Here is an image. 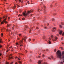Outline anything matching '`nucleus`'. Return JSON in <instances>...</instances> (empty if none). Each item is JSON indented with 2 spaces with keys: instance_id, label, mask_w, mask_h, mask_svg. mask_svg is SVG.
Segmentation results:
<instances>
[{
  "instance_id": "nucleus-1",
  "label": "nucleus",
  "mask_w": 64,
  "mask_h": 64,
  "mask_svg": "<svg viewBox=\"0 0 64 64\" xmlns=\"http://www.w3.org/2000/svg\"><path fill=\"white\" fill-rule=\"evenodd\" d=\"M56 56L58 58H60L62 60V62H64V51L62 53L60 50L57 51L56 53Z\"/></svg>"
},
{
  "instance_id": "nucleus-2",
  "label": "nucleus",
  "mask_w": 64,
  "mask_h": 64,
  "mask_svg": "<svg viewBox=\"0 0 64 64\" xmlns=\"http://www.w3.org/2000/svg\"><path fill=\"white\" fill-rule=\"evenodd\" d=\"M33 10H31L30 11H28L27 12L25 11L22 14L24 16H27L30 13H31V12H33Z\"/></svg>"
},
{
  "instance_id": "nucleus-3",
  "label": "nucleus",
  "mask_w": 64,
  "mask_h": 64,
  "mask_svg": "<svg viewBox=\"0 0 64 64\" xmlns=\"http://www.w3.org/2000/svg\"><path fill=\"white\" fill-rule=\"evenodd\" d=\"M8 23V22L6 21V18H5L4 20H3L2 22H1V24H4V23Z\"/></svg>"
},
{
  "instance_id": "nucleus-4",
  "label": "nucleus",
  "mask_w": 64,
  "mask_h": 64,
  "mask_svg": "<svg viewBox=\"0 0 64 64\" xmlns=\"http://www.w3.org/2000/svg\"><path fill=\"white\" fill-rule=\"evenodd\" d=\"M53 36L52 35L51 36V38H52V40L53 41H56V40L57 39H58V38H57L56 37H55L54 38V40H53L52 39V38H53Z\"/></svg>"
},
{
  "instance_id": "nucleus-5",
  "label": "nucleus",
  "mask_w": 64,
  "mask_h": 64,
  "mask_svg": "<svg viewBox=\"0 0 64 64\" xmlns=\"http://www.w3.org/2000/svg\"><path fill=\"white\" fill-rule=\"evenodd\" d=\"M22 40V41L20 40V41L19 42L20 44H21V43H23V40H24V42H26V40L25 38H23Z\"/></svg>"
},
{
  "instance_id": "nucleus-6",
  "label": "nucleus",
  "mask_w": 64,
  "mask_h": 64,
  "mask_svg": "<svg viewBox=\"0 0 64 64\" xmlns=\"http://www.w3.org/2000/svg\"><path fill=\"white\" fill-rule=\"evenodd\" d=\"M12 54H11L10 56H9L8 60H10V59H11V58H13L12 56L10 57V56H12Z\"/></svg>"
},
{
  "instance_id": "nucleus-7",
  "label": "nucleus",
  "mask_w": 64,
  "mask_h": 64,
  "mask_svg": "<svg viewBox=\"0 0 64 64\" xmlns=\"http://www.w3.org/2000/svg\"><path fill=\"white\" fill-rule=\"evenodd\" d=\"M42 64V60H39L38 62V64Z\"/></svg>"
},
{
  "instance_id": "nucleus-8",
  "label": "nucleus",
  "mask_w": 64,
  "mask_h": 64,
  "mask_svg": "<svg viewBox=\"0 0 64 64\" xmlns=\"http://www.w3.org/2000/svg\"><path fill=\"white\" fill-rule=\"evenodd\" d=\"M56 28L54 27L53 28V30H52V32H55V30H56Z\"/></svg>"
},
{
  "instance_id": "nucleus-9",
  "label": "nucleus",
  "mask_w": 64,
  "mask_h": 64,
  "mask_svg": "<svg viewBox=\"0 0 64 64\" xmlns=\"http://www.w3.org/2000/svg\"><path fill=\"white\" fill-rule=\"evenodd\" d=\"M10 26H11V24H7V27H9Z\"/></svg>"
},
{
  "instance_id": "nucleus-10",
  "label": "nucleus",
  "mask_w": 64,
  "mask_h": 64,
  "mask_svg": "<svg viewBox=\"0 0 64 64\" xmlns=\"http://www.w3.org/2000/svg\"><path fill=\"white\" fill-rule=\"evenodd\" d=\"M62 31L61 30L60 31L59 34H60V35H61V34H62Z\"/></svg>"
},
{
  "instance_id": "nucleus-11",
  "label": "nucleus",
  "mask_w": 64,
  "mask_h": 64,
  "mask_svg": "<svg viewBox=\"0 0 64 64\" xmlns=\"http://www.w3.org/2000/svg\"><path fill=\"white\" fill-rule=\"evenodd\" d=\"M59 27L60 28H62V26L60 25H59Z\"/></svg>"
},
{
  "instance_id": "nucleus-12",
  "label": "nucleus",
  "mask_w": 64,
  "mask_h": 64,
  "mask_svg": "<svg viewBox=\"0 0 64 64\" xmlns=\"http://www.w3.org/2000/svg\"><path fill=\"white\" fill-rule=\"evenodd\" d=\"M16 6H14V8H13L12 9H15V8H16Z\"/></svg>"
},
{
  "instance_id": "nucleus-13",
  "label": "nucleus",
  "mask_w": 64,
  "mask_h": 64,
  "mask_svg": "<svg viewBox=\"0 0 64 64\" xmlns=\"http://www.w3.org/2000/svg\"><path fill=\"white\" fill-rule=\"evenodd\" d=\"M18 62L19 63H20V64H22V62L20 61Z\"/></svg>"
},
{
  "instance_id": "nucleus-14",
  "label": "nucleus",
  "mask_w": 64,
  "mask_h": 64,
  "mask_svg": "<svg viewBox=\"0 0 64 64\" xmlns=\"http://www.w3.org/2000/svg\"><path fill=\"white\" fill-rule=\"evenodd\" d=\"M25 27H26V28H28V26H27L26 25H25Z\"/></svg>"
},
{
  "instance_id": "nucleus-15",
  "label": "nucleus",
  "mask_w": 64,
  "mask_h": 64,
  "mask_svg": "<svg viewBox=\"0 0 64 64\" xmlns=\"http://www.w3.org/2000/svg\"><path fill=\"white\" fill-rule=\"evenodd\" d=\"M7 31H8V32H9V31H11V30H10L8 29L7 30Z\"/></svg>"
},
{
  "instance_id": "nucleus-16",
  "label": "nucleus",
  "mask_w": 64,
  "mask_h": 64,
  "mask_svg": "<svg viewBox=\"0 0 64 64\" xmlns=\"http://www.w3.org/2000/svg\"><path fill=\"white\" fill-rule=\"evenodd\" d=\"M16 45H19V44L18 43L16 42Z\"/></svg>"
},
{
  "instance_id": "nucleus-17",
  "label": "nucleus",
  "mask_w": 64,
  "mask_h": 64,
  "mask_svg": "<svg viewBox=\"0 0 64 64\" xmlns=\"http://www.w3.org/2000/svg\"><path fill=\"white\" fill-rule=\"evenodd\" d=\"M16 5H17V7H19V6L18 4H16Z\"/></svg>"
},
{
  "instance_id": "nucleus-18",
  "label": "nucleus",
  "mask_w": 64,
  "mask_h": 64,
  "mask_svg": "<svg viewBox=\"0 0 64 64\" xmlns=\"http://www.w3.org/2000/svg\"><path fill=\"white\" fill-rule=\"evenodd\" d=\"M19 11L20 12V13H21L22 12V11H21V10H19Z\"/></svg>"
},
{
  "instance_id": "nucleus-19",
  "label": "nucleus",
  "mask_w": 64,
  "mask_h": 64,
  "mask_svg": "<svg viewBox=\"0 0 64 64\" xmlns=\"http://www.w3.org/2000/svg\"><path fill=\"white\" fill-rule=\"evenodd\" d=\"M54 52H56V49H55L54 50Z\"/></svg>"
},
{
  "instance_id": "nucleus-20",
  "label": "nucleus",
  "mask_w": 64,
  "mask_h": 64,
  "mask_svg": "<svg viewBox=\"0 0 64 64\" xmlns=\"http://www.w3.org/2000/svg\"><path fill=\"white\" fill-rule=\"evenodd\" d=\"M44 28L45 29H47V27H44Z\"/></svg>"
},
{
  "instance_id": "nucleus-21",
  "label": "nucleus",
  "mask_w": 64,
  "mask_h": 64,
  "mask_svg": "<svg viewBox=\"0 0 64 64\" xmlns=\"http://www.w3.org/2000/svg\"><path fill=\"white\" fill-rule=\"evenodd\" d=\"M50 57L51 58H52V59H53V56H50Z\"/></svg>"
},
{
  "instance_id": "nucleus-22",
  "label": "nucleus",
  "mask_w": 64,
  "mask_h": 64,
  "mask_svg": "<svg viewBox=\"0 0 64 64\" xmlns=\"http://www.w3.org/2000/svg\"><path fill=\"white\" fill-rule=\"evenodd\" d=\"M48 59H50V60H51V58H50L49 57H48Z\"/></svg>"
},
{
  "instance_id": "nucleus-23",
  "label": "nucleus",
  "mask_w": 64,
  "mask_h": 64,
  "mask_svg": "<svg viewBox=\"0 0 64 64\" xmlns=\"http://www.w3.org/2000/svg\"><path fill=\"white\" fill-rule=\"evenodd\" d=\"M51 42L50 41L48 42V43H49V44H51Z\"/></svg>"
},
{
  "instance_id": "nucleus-24",
  "label": "nucleus",
  "mask_w": 64,
  "mask_h": 64,
  "mask_svg": "<svg viewBox=\"0 0 64 64\" xmlns=\"http://www.w3.org/2000/svg\"><path fill=\"white\" fill-rule=\"evenodd\" d=\"M64 32L62 34V36H64Z\"/></svg>"
},
{
  "instance_id": "nucleus-25",
  "label": "nucleus",
  "mask_w": 64,
  "mask_h": 64,
  "mask_svg": "<svg viewBox=\"0 0 64 64\" xmlns=\"http://www.w3.org/2000/svg\"><path fill=\"white\" fill-rule=\"evenodd\" d=\"M1 36H3V34L2 33L1 34Z\"/></svg>"
},
{
  "instance_id": "nucleus-26",
  "label": "nucleus",
  "mask_w": 64,
  "mask_h": 64,
  "mask_svg": "<svg viewBox=\"0 0 64 64\" xmlns=\"http://www.w3.org/2000/svg\"><path fill=\"white\" fill-rule=\"evenodd\" d=\"M10 50H7L6 51V52H8V51H9Z\"/></svg>"
},
{
  "instance_id": "nucleus-27",
  "label": "nucleus",
  "mask_w": 64,
  "mask_h": 64,
  "mask_svg": "<svg viewBox=\"0 0 64 64\" xmlns=\"http://www.w3.org/2000/svg\"><path fill=\"white\" fill-rule=\"evenodd\" d=\"M6 64H9V62H6Z\"/></svg>"
},
{
  "instance_id": "nucleus-28",
  "label": "nucleus",
  "mask_w": 64,
  "mask_h": 64,
  "mask_svg": "<svg viewBox=\"0 0 64 64\" xmlns=\"http://www.w3.org/2000/svg\"><path fill=\"white\" fill-rule=\"evenodd\" d=\"M18 16H22V15L21 14H19Z\"/></svg>"
},
{
  "instance_id": "nucleus-29",
  "label": "nucleus",
  "mask_w": 64,
  "mask_h": 64,
  "mask_svg": "<svg viewBox=\"0 0 64 64\" xmlns=\"http://www.w3.org/2000/svg\"><path fill=\"white\" fill-rule=\"evenodd\" d=\"M0 43H2V42L1 40H0Z\"/></svg>"
},
{
  "instance_id": "nucleus-30",
  "label": "nucleus",
  "mask_w": 64,
  "mask_h": 64,
  "mask_svg": "<svg viewBox=\"0 0 64 64\" xmlns=\"http://www.w3.org/2000/svg\"><path fill=\"white\" fill-rule=\"evenodd\" d=\"M52 21H54V18H52Z\"/></svg>"
},
{
  "instance_id": "nucleus-31",
  "label": "nucleus",
  "mask_w": 64,
  "mask_h": 64,
  "mask_svg": "<svg viewBox=\"0 0 64 64\" xmlns=\"http://www.w3.org/2000/svg\"><path fill=\"white\" fill-rule=\"evenodd\" d=\"M29 61H30V62H31V60L30 59L29 60Z\"/></svg>"
},
{
  "instance_id": "nucleus-32",
  "label": "nucleus",
  "mask_w": 64,
  "mask_h": 64,
  "mask_svg": "<svg viewBox=\"0 0 64 64\" xmlns=\"http://www.w3.org/2000/svg\"><path fill=\"white\" fill-rule=\"evenodd\" d=\"M2 47V46L1 45H0V48H1Z\"/></svg>"
},
{
  "instance_id": "nucleus-33",
  "label": "nucleus",
  "mask_w": 64,
  "mask_h": 64,
  "mask_svg": "<svg viewBox=\"0 0 64 64\" xmlns=\"http://www.w3.org/2000/svg\"><path fill=\"white\" fill-rule=\"evenodd\" d=\"M19 36H21V34H19Z\"/></svg>"
},
{
  "instance_id": "nucleus-34",
  "label": "nucleus",
  "mask_w": 64,
  "mask_h": 64,
  "mask_svg": "<svg viewBox=\"0 0 64 64\" xmlns=\"http://www.w3.org/2000/svg\"><path fill=\"white\" fill-rule=\"evenodd\" d=\"M43 7L44 8H46V6H44Z\"/></svg>"
},
{
  "instance_id": "nucleus-35",
  "label": "nucleus",
  "mask_w": 64,
  "mask_h": 64,
  "mask_svg": "<svg viewBox=\"0 0 64 64\" xmlns=\"http://www.w3.org/2000/svg\"><path fill=\"white\" fill-rule=\"evenodd\" d=\"M44 64H47V62H46V63L44 62Z\"/></svg>"
},
{
  "instance_id": "nucleus-36",
  "label": "nucleus",
  "mask_w": 64,
  "mask_h": 64,
  "mask_svg": "<svg viewBox=\"0 0 64 64\" xmlns=\"http://www.w3.org/2000/svg\"><path fill=\"white\" fill-rule=\"evenodd\" d=\"M62 25H64V23L62 22Z\"/></svg>"
},
{
  "instance_id": "nucleus-37",
  "label": "nucleus",
  "mask_w": 64,
  "mask_h": 64,
  "mask_svg": "<svg viewBox=\"0 0 64 64\" xmlns=\"http://www.w3.org/2000/svg\"><path fill=\"white\" fill-rule=\"evenodd\" d=\"M60 64H63V62H60Z\"/></svg>"
},
{
  "instance_id": "nucleus-38",
  "label": "nucleus",
  "mask_w": 64,
  "mask_h": 64,
  "mask_svg": "<svg viewBox=\"0 0 64 64\" xmlns=\"http://www.w3.org/2000/svg\"><path fill=\"white\" fill-rule=\"evenodd\" d=\"M8 20H9V19H10V18L9 17H8Z\"/></svg>"
},
{
  "instance_id": "nucleus-39",
  "label": "nucleus",
  "mask_w": 64,
  "mask_h": 64,
  "mask_svg": "<svg viewBox=\"0 0 64 64\" xmlns=\"http://www.w3.org/2000/svg\"><path fill=\"white\" fill-rule=\"evenodd\" d=\"M29 41H31V39L29 38Z\"/></svg>"
},
{
  "instance_id": "nucleus-40",
  "label": "nucleus",
  "mask_w": 64,
  "mask_h": 64,
  "mask_svg": "<svg viewBox=\"0 0 64 64\" xmlns=\"http://www.w3.org/2000/svg\"><path fill=\"white\" fill-rule=\"evenodd\" d=\"M28 4H29V2L28 1Z\"/></svg>"
},
{
  "instance_id": "nucleus-41",
  "label": "nucleus",
  "mask_w": 64,
  "mask_h": 64,
  "mask_svg": "<svg viewBox=\"0 0 64 64\" xmlns=\"http://www.w3.org/2000/svg\"><path fill=\"white\" fill-rule=\"evenodd\" d=\"M45 56V55H44V54H43L42 55V56H43V57H44V56Z\"/></svg>"
},
{
  "instance_id": "nucleus-42",
  "label": "nucleus",
  "mask_w": 64,
  "mask_h": 64,
  "mask_svg": "<svg viewBox=\"0 0 64 64\" xmlns=\"http://www.w3.org/2000/svg\"><path fill=\"white\" fill-rule=\"evenodd\" d=\"M20 46H23V45L21 44V45H20Z\"/></svg>"
},
{
  "instance_id": "nucleus-43",
  "label": "nucleus",
  "mask_w": 64,
  "mask_h": 64,
  "mask_svg": "<svg viewBox=\"0 0 64 64\" xmlns=\"http://www.w3.org/2000/svg\"><path fill=\"white\" fill-rule=\"evenodd\" d=\"M38 57H39V58H40V56H39V55Z\"/></svg>"
},
{
  "instance_id": "nucleus-44",
  "label": "nucleus",
  "mask_w": 64,
  "mask_h": 64,
  "mask_svg": "<svg viewBox=\"0 0 64 64\" xmlns=\"http://www.w3.org/2000/svg\"><path fill=\"white\" fill-rule=\"evenodd\" d=\"M18 1H19V2H21V0H19Z\"/></svg>"
},
{
  "instance_id": "nucleus-45",
  "label": "nucleus",
  "mask_w": 64,
  "mask_h": 64,
  "mask_svg": "<svg viewBox=\"0 0 64 64\" xmlns=\"http://www.w3.org/2000/svg\"><path fill=\"white\" fill-rule=\"evenodd\" d=\"M22 20H25V18H23L22 19Z\"/></svg>"
},
{
  "instance_id": "nucleus-46",
  "label": "nucleus",
  "mask_w": 64,
  "mask_h": 64,
  "mask_svg": "<svg viewBox=\"0 0 64 64\" xmlns=\"http://www.w3.org/2000/svg\"><path fill=\"white\" fill-rule=\"evenodd\" d=\"M20 55H23V54H20Z\"/></svg>"
},
{
  "instance_id": "nucleus-47",
  "label": "nucleus",
  "mask_w": 64,
  "mask_h": 64,
  "mask_svg": "<svg viewBox=\"0 0 64 64\" xmlns=\"http://www.w3.org/2000/svg\"><path fill=\"white\" fill-rule=\"evenodd\" d=\"M36 29H38V27L36 28Z\"/></svg>"
},
{
  "instance_id": "nucleus-48",
  "label": "nucleus",
  "mask_w": 64,
  "mask_h": 64,
  "mask_svg": "<svg viewBox=\"0 0 64 64\" xmlns=\"http://www.w3.org/2000/svg\"><path fill=\"white\" fill-rule=\"evenodd\" d=\"M15 64H18L17 62H16Z\"/></svg>"
},
{
  "instance_id": "nucleus-49",
  "label": "nucleus",
  "mask_w": 64,
  "mask_h": 64,
  "mask_svg": "<svg viewBox=\"0 0 64 64\" xmlns=\"http://www.w3.org/2000/svg\"><path fill=\"white\" fill-rule=\"evenodd\" d=\"M49 39L50 40H51V38H49Z\"/></svg>"
},
{
  "instance_id": "nucleus-50",
  "label": "nucleus",
  "mask_w": 64,
  "mask_h": 64,
  "mask_svg": "<svg viewBox=\"0 0 64 64\" xmlns=\"http://www.w3.org/2000/svg\"><path fill=\"white\" fill-rule=\"evenodd\" d=\"M34 40H35V39H34L33 40V42H34Z\"/></svg>"
},
{
  "instance_id": "nucleus-51",
  "label": "nucleus",
  "mask_w": 64,
  "mask_h": 64,
  "mask_svg": "<svg viewBox=\"0 0 64 64\" xmlns=\"http://www.w3.org/2000/svg\"><path fill=\"white\" fill-rule=\"evenodd\" d=\"M5 16L6 17V18H7V16L6 15H5Z\"/></svg>"
},
{
  "instance_id": "nucleus-52",
  "label": "nucleus",
  "mask_w": 64,
  "mask_h": 64,
  "mask_svg": "<svg viewBox=\"0 0 64 64\" xmlns=\"http://www.w3.org/2000/svg\"><path fill=\"white\" fill-rule=\"evenodd\" d=\"M5 18V17L4 16L3 17V19Z\"/></svg>"
},
{
  "instance_id": "nucleus-53",
  "label": "nucleus",
  "mask_w": 64,
  "mask_h": 64,
  "mask_svg": "<svg viewBox=\"0 0 64 64\" xmlns=\"http://www.w3.org/2000/svg\"><path fill=\"white\" fill-rule=\"evenodd\" d=\"M1 55H2V54H0V56H1Z\"/></svg>"
},
{
  "instance_id": "nucleus-54",
  "label": "nucleus",
  "mask_w": 64,
  "mask_h": 64,
  "mask_svg": "<svg viewBox=\"0 0 64 64\" xmlns=\"http://www.w3.org/2000/svg\"><path fill=\"white\" fill-rule=\"evenodd\" d=\"M18 60H20V59L19 58H18Z\"/></svg>"
},
{
  "instance_id": "nucleus-55",
  "label": "nucleus",
  "mask_w": 64,
  "mask_h": 64,
  "mask_svg": "<svg viewBox=\"0 0 64 64\" xmlns=\"http://www.w3.org/2000/svg\"><path fill=\"white\" fill-rule=\"evenodd\" d=\"M29 32H31V30H30V31Z\"/></svg>"
},
{
  "instance_id": "nucleus-56",
  "label": "nucleus",
  "mask_w": 64,
  "mask_h": 64,
  "mask_svg": "<svg viewBox=\"0 0 64 64\" xmlns=\"http://www.w3.org/2000/svg\"><path fill=\"white\" fill-rule=\"evenodd\" d=\"M12 46H11L9 48H12Z\"/></svg>"
},
{
  "instance_id": "nucleus-57",
  "label": "nucleus",
  "mask_w": 64,
  "mask_h": 64,
  "mask_svg": "<svg viewBox=\"0 0 64 64\" xmlns=\"http://www.w3.org/2000/svg\"><path fill=\"white\" fill-rule=\"evenodd\" d=\"M15 0V1H16V2H17V0Z\"/></svg>"
},
{
  "instance_id": "nucleus-58",
  "label": "nucleus",
  "mask_w": 64,
  "mask_h": 64,
  "mask_svg": "<svg viewBox=\"0 0 64 64\" xmlns=\"http://www.w3.org/2000/svg\"><path fill=\"white\" fill-rule=\"evenodd\" d=\"M17 39L18 40H19V38H17Z\"/></svg>"
},
{
  "instance_id": "nucleus-59",
  "label": "nucleus",
  "mask_w": 64,
  "mask_h": 64,
  "mask_svg": "<svg viewBox=\"0 0 64 64\" xmlns=\"http://www.w3.org/2000/svg\"><path fill=\"white\" fill-rule=\"evenodd\" d=\"M49 25V24L48 23V24H47V25L48 26V25Z\"/></svg>"
},
{
  "instance_id": "nucleus-60",
  "label": "nucleus",
  "mask_w": 64,
  "mask_h": 64,
  "mask_svg": "<svg viewBox=\"0 0 64 64\" xmlns=\"http://www.w3.org/2000/svg\"><path fill=\"white\" fill-rule=\"evenodd\" d=\"M24 38H26V36L24 37Z\"/></svg>"
},
{
  "instance_id": "nucleus-61",
  "label": "nucleus",
  "mask_w": 64,
  "mask_h": 64,
  "mask_svg": "<svg viewBox=\"0 0 64 64\" xmlns=\"http://www.w3.org/2000/svg\"><path fill=\"white\" fill-rule=\"evenodd\" d=\"M26 52H27V50H26Z\"/></svg>"
},
{
  "instance_id": "nucleus-62",
  "label": "nucleus",
  "mask_w": 64,
  "mask_h": 64,
  "mask_svg": "<svg viewBox=\"0 0 64 64\" xmlns=\"http://www.w3.org/2000/svg\"><path fill=\"white\" fill-rule=\"evenodd\" d=\"M0 19H2V18H0Z\"/></svg>"
},
{
  "instance_id": "nucleus-63",
  "label": "nucleus",
  "mask_w": 64,
  "mask_h": 64,
  "mask_svg": "<svg viewBox=\"0 0 64 64\" xmlns=\"http://www.w3.org/2000/svg\"><path fill=\"white\" fill-rule=\"evenodd\" d=\"M45 50H43V51H44Z\"/></svg>"
},
{
  "instance_id": "nucleus-64",
  "label": "nucleus",
  "mask_w": 64,
  "mask_h": 64,
  "mask_svg": "<svg viewBox=\"0 0 64 64\" xmlns=\"http://www.w3.org/2000/svg\"><path fill=\"white\" fill-rule=\"evenodd\" d=\"M38 11H39V9H38Z\"/></svg>"
}]
</instances>
